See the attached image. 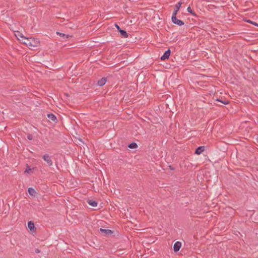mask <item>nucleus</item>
<instances>
[{
  "label": "nucleus",
  "mask_w": 258,
  "mask_h": 258,
  "mask_svg": "<svg viewBox=\"0 0 258 258\" xmlns=\"http://www.w3.org/2000/svg\"><path fill=\"white\" fill-rule=\"evenodd\" d=\"M22 43L30 48H31L37 46L39 44V41L37 39L30 37L23 38Z\"/></svg>",
  "instance_id": "obj_1"
},
{
  "label": "nucleus",
  "mask_w": 258,
  "mask_h": 258,
  "mask_svg": "<svg viewBox=\"0 0 258 258\" xmlns=\"http://www.w3.org/2000/svg\"><path fill=\"white\" fill-rule=\"evenodd\" d=\"M100 231L102 232H104V233H105L107 234H111L112 233V231L110 230H105V229H100Z\"/></svg>",
  "instance_id": "obj_17"
},
{
  "label": "nucleus",
  "mask_w": 258,
  "mask_h": 258,
  "mask_svg": "<svg viewBox=\"0 0 258 258\" xmlns=\"http://www.w3.org/2000/svg\"><path fill=\"white\" fill-rule=\"evenodd\" d=\"M15 35L17 38L18 40L20 41H21L22 42H23V39L26 38L23 35L20 33L19 31H15Z\"/></svg>",
  "instance_id": "obj_4"
},
{
  "label": "nucleus",
  "mask_w": 258,
  "mask_h": 258,
  "mask_svg": "<svg viewBox=\"0 0 258 258\" xmlns=\"http://www.w3.org/2000/svg\"><path fill=\"white\" fill-rule=\"evenodd\" d=\"M182 3L181 2H178L175 5V9L172 14V16H176L177 12L179 11L180 7L181 6Z\"/></svg>",
  "instance_id": "obj_6"
},
{
  "label": "nucleus",
  "mask_w": 258,
  "mask_h": 258,
  "mask_svg": "<svg viewBox=\"0 0 258 258\" xmlns=\"http://www.w3.org/2000/svg\"><path fill=\"white\" fill-rule=\"evenodd\" d=\"M47 117L48 118L54 121H55L57 120L56 116L52 113L48 114Z\"/></svg>",
  "instance_id": "obj_11"
},
{
  "label": "nucleus",
  "mask_w": 258,
  "mask_h": 258,
  "mask_svg": "<svg viewBox=\"0 0 258 258\" xmlns=\"http://www.w3.org/2000/svg\"><path fill=\"white\" fill-rule=\"evenodd\" d=\"M88 203L92 207H96L97 206V203L95 201L89 200Z\"/></svg>",
  "instance_id": "obj_12"
},
{
  "label": "nucleus",
  "mask_w": 258,
  "mask_h": 258,
  "mask_svg": "<svg viewBox=\"0 0 258 258\" xmlns=\"http://www.w3.org/2000/svg\"><path fill=\"white\" fill-rule=\"evenodd\" d=\"M28 228L30 230V231L33 232H35V228L33 222L30 221L28 222Z\"/></svg>",
  "instance_id": "obj_5"
},
{
  "label": "nucleus",
  "mask_w": 258,
  "mask_h": 258,
  "mask_svg": "<svg viewBox=\"0 0 258 258\" xmlns=\"http://www.w3.org/2000/svg\"><path fill=\"white\" fill-rule=\"evenodd\" d=\"M115 27L119 31V30H121L119 27L118 25H117V24H115Z\"/></svg>",
  "instance_id": "obj_22"
},
{
  "label": "nucleus",
  "mask_w": 258,
  "mask_h": 258,
  "mask_svg": "<svg viewBox=\"0 0 258 258\" xmlns=\"http://www.w3.org/2000/svg\"><path fill=\"white\" fill-rule=\"evenodd\" d=\"M176 16H172V17H171L172 22L174 24L177 25L178 26H180L183 25L184 23L180 20L177 19Z\"/></svg>",
  "instance_id": "obj_2"
},
{
  "label": "nucleus",
  "mask_w": 258,
  "mask_h": 258,
  "mask_svg": "<svg viewBox=\"0 0 258 258\" xmlns=\"http://www.w3.org/2000/svg\"><path fill=\"white\" fill-rule=\"evenodd\" d=\"M28 139L29 140H32V136H28Z\"/></svg>",
  "instance_id": "obj_23"
},
{
  "label": "nucleus",
  "mask_w": 258,
  "mask_h": 258,
  "mask_svg": "<svg viewBox=\"0 0 258 258\" xmlns=\"http://www.w3.org/2000/svg\"><path fill=\"white\" fill-rule=\"evenodd\" d=\"M29 170H31V169H29V170H26V172L29 171Z\"/></svg>",
  "instance_id": "obj_26"
},
{
  "label": "nucleus",
  "mask_w": 258,
  "mask_h": 258,
  "mask_svg": "<svg viewBox=\"0 0 258 258\" xmlns=\"http://www.w3.org/2000/svg\"><path fill=\"white\" fill-rule=\"evenodd\" d=\"M106 79L105 78H102L99 80L97 82V85L99 86H102L106 83Z\"/></svg>",
  "instance_id": "obj_10"
},
{
  "label": "nucleus",
  "mask_w": 258,
  "mask_h": 258,
  "mask_svg": "<svg viewBox=\"0 0 258 258\" xmlns=\"http://www.w3.org/2000/svg\"><path fill=\"white\" fill-rule=\"evenodd\" d=\"M137 144L135 143H132L128 145V147L131 149H135L137 147Z\"/></svg>",
  "instance_id": "obj_15"
},
{
  "label": "nucleus",
  "mask_w": 258,
  "mask_h": 258,
  "mask_svg": "<svg viewBox=\"0 0 258 258\" xmlns=\"http://www.w3.org/2000/svg\"><path fill=\"white\" fill-rule=\"evenodd\" d=\"M218 101H220V102H222L223 103H224V104H228V101H222L220 99H217V100Z\"/></svg>",
  "instance_id": "obj_20"
},
{
  "label": "nucleus",
  "mask_w": 258,
  "mask_h": 258,
  "mask_svg": "<svg viewBox=\"0 0 258 258\" xmlns=\"http://www.w3.org/2000/svg\"><path fill=\"white\" fill-rule=\"evenodd\" d=\"M28 193L31 196H34L35 195V194L36 193L35 189L32 187H29L28 188Z\"/></svg>",
  "instance_id": "obj_13"
},
{
  "label": "nucleus",
  "mask_w": 258,
  "mask_h": 258,
  "mask_svg": "<svg viewBox=\"0 0 258 258\" xmlns=\"http://www.w3.org/2000/svg\"><path fill=\"white\" fill-rule=\"evenodd\" d=\"M245 21H246V22L248 23H250V24H253V25H255V26H258V24H256V23L255 22H254L251 21H250V20H246Z\"/></svg>",
  "instance_id": "obj_18"
},
{
  "label": "nucleus",
  "mask_w": 258,
  "mask_h": 258,
  "mask_svg": "<svg viewBox=\"0 0 258 258\" xmlns=\"http://www.w3.org/2000/svg\"><path fill=\"white\" fill-rule=\"evenodd\" d=\"M170 55V49H168L166 50L164 54L161 57V59L162 60H165L166 59H168Z\"/></svg>",
  "instance_id": "obj_8"
},
{
  "label": "nucleus",
  "mask_w": 258,
  "mask_h": 258,
  "mask_svg": "<svg viewBox=\"0 0 258 258\" xmlns=\"http://www.w3.org/2000/svg\"><path fill=\"white\" fill-rule=\"evenodd\" d=\"M187 11L190 14H191L192 16H196V14L195 13H194L193 12V11L192 10L191 8L190 7H188L187 8Z\"/></svg>",
  "instance_id": "obj_16"
},
{
  "label": "nucleus",
  "mask_w": 258,
  "mask_h": 258,
  "mask_svg": "<svg viewBox=\"0 0 258 258\" xmlns=\"http://www.w3.org/2000/svg\"><path fill=\"white\" fill-rule=\"evenodd\" d=\"M119 32L120 33L121 35L124 38H127L128 37V34L125 31H124L123 30H119Z\"/></svg>",
  "instance_id": "obj_14"
},
{
  "label": "nucleus",
  "mask_w": 258,
  "mask_h": 258,
  "mask_svg": "<svg viewBox=\"0 0 258 258\" xmlns=\"http://www.w3.org/2000/svg\"><path fill=\"white\" fill-rule=\"evenodd\" d=\"M29 170H31V169H29V170H26V172L29 171Z\"/></svg>",
  "instance_id": "obj_24"
},
{
  "label": "nucleus",
  "mask_w": 258,
  "mask_h": 258,
  "mask_svg": "<svg viewBox=\"0 0 258 258\" xmlns=\"http://www.w3.org/2000/svg\"><path fill=\"white\" fill-rule=\"evenodd\" d=\"M57 33L58 34H59L61 37H63V38H68L69 37V36L68 35H66L65 34H63V33H59V32H57Z\"/></svg>",
  "instance_id": "obj_19"
},
{
  "label": "nucleus",
  "mask_w": 258,
  "mask_h": 258,
  "mask_svg": "<svg viewBox=\"0 0 258 258\" xmlns=\"http://www.w3.org/2000/svg\"><path fill=\"white\" fill-rule=\"evenodd\" d=\"M43 159L47 163L48 166H50L52 165V161L49 155H44V156H43Z\"/></svg>",
  "instance_id": "obj_3"
},
{
  "label": "nucleus",
  "mask_w": 258,
  "mask_h": 258,
  "mask_svg": "<svg viewBox=\"0 0 258 258\" xmlns=\"http://www.w3.org/2000/svg\"><path fill=\"white\" fill-rule=\"evenodd\" d=\"M205 147L204 146H200L195 151V154L197 155L201 154L204 151Z\"/></svg>",
  "instance_id": "obj_9"
},
{
  "label": "nucleus",
  "mask_w": 258,
  "mask_h": 258,
  "mask_svg": "<svg viewBox=\"0 0 258 258\" xmlns=\"http://www.w3.org/2000/svg\"><path fill=\"white\" fill-rule=\"evenodd\" d=\"M181 246V243L180 242H179V241H177L174 244V245H173V249L174 250V251H178L180 247Z\"/></svg>",
  "instance_id": "obj_7"
},
{
  "label": "nucleus",
  "mask_w": 258,
  "mask_h": 258,
  "mask_svg": "<svg viewBox=\"0 0 258 258\" xmlns=\"http://www.w3.org/2000/svg\"><path fill=\"white\" fill-rule=\"evenodd\" d=\"M29 170H31V169H29V170H26V172L29 171Z\"/></svg>",
  "instance_id": "obj_25"
},
{
  "label": "nucleus",
  "mask_w": 258,
  "mask_h": 258,
  "mask_svg": "<svg viewBox=\"0 0 258 258\" xmlns=\"http://www.w3.org/2000/svg\"><path fill=\"white\" fill-rule=\"evenodd\" d=\"M227 210H228L229 211L232 212V213L233 212V210L232 208H228Z\"/></svg>",
  "instance_id": "obj_21"
}]
</instances>
